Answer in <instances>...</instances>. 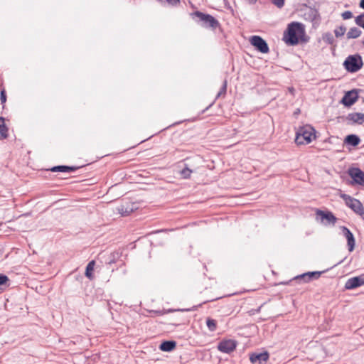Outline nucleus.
<instances>
[{
  "label": "nucleus",
  "mask_w": 364,
  "mask_h": 364,
  "mask_svg": "<svg viewBox=\"0 0 364 364\" xmlns=\"http://www.w3.org/2000/svg\"><path fill=\"white\" fill-rule=\"evenodd\" d=\"M304 33V26L299 22H292L288 25L287 30L284 33V40L291 46L296 45L301 36Z\"/></svg>",
  "instance_id": "nucleus-1"
},
{
  "label": "nucleus",
  "mask_w": 364,
  "mask_h": 364,
  "mask_svg": "<svg viewBox=\"0 0 364 364\" xmlns=\"http://www.w3.org/2000/svg\"><path fill=\"white\" fill-rule=\"evenodd\" d=\"M315 139V130L310 125L301 127L296 132L295 141L297 144H308Z\"/></svg>",
  "instance_id": "nucleus-2"
},
{
  "label": "nucleus",
  "mask_w": 364,
  "mask_h": 364,
  "mask_svg": "<svg viewBox=\"0 0 364 364\" xmlns=\"http://www.w3.org/2000/svg\"><path fill=\"white\" fill-rule=\"evenodd\" d=\"M363 65L362 57L358 54L348 56L343 63L344 68L350 73L358 71Z\"/></svg>",
  "instance_id": "nucleus-3"
},
{
  "label": "nucleus",
  "mask_w": 364,
  "mask_h": 364,
  "mask_svg": "<svg viewBox=\"0 0 364 364\" xmlns=\"http://www.w3.org/2000/svg\"><path fill=\"white\" fill-rule=\"evenodd\" d=\"M341 197L344 200L346 205L359 215L364 214V208L362 203L357 199L346 194H341Z\"/></svg>",
  "instance_id": "nucleus-4"
},
{
  "label": "nucleus",
  "mask_w": 364,
  "mask_h": 364,
  "mask_svg": "<svg viewBox=\"0 0 364 364\" xmlns=\"http://www.w3.org/2000/svg\"><path fill=\"white\" fill-rule=\"evenodd\" d=\"M193 14L199 18L205 27L215 28L219 24L218 21L209 14H205L200 11H196Z\"/></svg>",
  "instance_id": "nucleus-5"
},
{
  "label": "nucleus",
  "mask_w": 364,
  "mask_h": 364,
  "mask_svg": "<svg viewBox=\"0 0 364 364\" xmlns=\"http://www.w3.org/2000/svg\"><path fill=\"white\" fill-rule=\"evenodd\" d=\"M251 44L259 52L267 53L269 52V47L266 41L259 36H253L250 38Z\"/></svg>",
  "instance_id": "nucleus-6"
},
{
  "label": "nucleus",
  "mask_w": 364,
  "mask_h": 364,
  "mask_svg": "<svg viewBox=\"0 0 364 364\" xmlns=\"http://www.w3.org/2000/svg\"><path fill=\"white\" fill-rule=\"evenodd\" d=\"M348 175L353 179V183L364 185V171L359 168H350L348 169Z\"/></svg>",
  "instance_id": "nucleus-7"
},
{
  "label": "nucleus",
  "mask_w": 364,
  "mask_h": 364,
  "mask_svg": "<svg viewBox=\"0 0 364 364\" xmlns=\"http://www.w3.org/2000/svg\"><path fill=\"white\" fill-rule=\"evenodd\" d=\"M237 346V342L234 340H223L218 346V349L224 353H230L234 351Z\"/></svg>",
  "instance_id": "nucleus-8"
},
{
  "label": "nucleus",
  "mask_w": 364,
  "mask_h": 364,
  "mask_svg": "<svg viewBox=\"0 0 364 364\" xmlns=\"http://www.w3.org/2000/svg\"><path fill=\"white\" fill-rule=\"evenodd\" d=\"M316 215L320 217L321 221L326 225H334L336 222V218L331 212H324L321 210L316 211Z\"/></svg>",
  "instance_id": "nucleus-9"
},
{
  "label": "nucleus",
  "mask_w": 364,
  "mask_h": 364,
  "mask_svg": "<svg viewBox=\"0 0 364 364\" xmlns=\"http://www.w3.org/2000/svg\"><path fill=\"white\" fill-rule=\"evenodd\" d=\"M364 284V274L348 279L345 284L346 289H353Z\"/></svg>",
  "instance_id": "nucleus-10"
},
{
  "label": "nucleus",
  "mask_w": 364,
  "mask_h": 364,
  "mask_svg": "<svg viewBox=\"0 0 364 364\" xmlns=\"http://www.w3.org/2000/svg\"><path fill=\"white\" fill-rule=\"evenodd\" d=\"M321 274V272H309L304 273L301 275H298L294 278V280L297 282H309V281L318 278Z\"/></svg>",
  "instance_id": "nucleus-11"
},
{
  "label": "nucleus",
  "mask_w": 364,
  "mask_h": 364,
  "mask_svg": "<svg viewBox=\"0 0 364 364\" xmlns=\"http://www.w3.org/2000/svg\"><path fill=\"white\" fill-rule=\"evenodd\" d=\"M117 209L122 216H127L137 209V205L135 203H126L119 206Z\"/></svg>",
  "instance_id": "nucleus-12"
},
{
  "label": "nucleus",
  "mask_w": 364,
  "mask_h": 364,
  "mask_svg": "<svg viewBox=\"0 0 364 364\" xmlns=\"http://www.w3.org/2000/svg\"><path fill=\"white\" fill-rule=\"evenodd\" d=\"M358 93L354 91L347 92L341 100V102L347 107L353 105L358 100Z\"/></svg>",
  "instance_id": "nucleus-13"
},
{
  "label": "nucleus",
  "mask_w": 364,
  "mask_h": 364,
  "mask_svg": "<svg viewBox=\"0 0 364 364\" xmlns=\"http://www.w3.org/2000/svg\"><path fill=\"white\" fill-rule=\"evenodd\" d=\"M343 235L346 238L348 250L352 252L355 247V238L350 230L345 226L341 227Z\"/></svg>",
  "instance_id": "nucleus-14"
},
{
  "label": "nucleus",
  "mask_w": 364,
  "mask_h": 364,
  "mask_svg": "<svg viewBox=\"0 0 364 364\" xmlns=\"http://www.w3.org/2000/svg\"><path fill=\"white\" fill-rule=\"evenodd\" d=\"M269 358V354L267 352L259 353H252L250 356V361L254 364H262L267 362Z\"/></svg>",
  "instance_id": "nucleus-15"
},
{
  "label": "nucleus",
  "mask_w": 364,
  "mask_h": 364,
  "mask_svg": "<svg viewBox=\"0 0 364 364\" xmlns=\"http://www.w3.org/2000/svg\"><path fill=\"white\" fill-rule=\"evenodd\" d=\"M347 119L353 124H362L364 123V113L353 112L347 116Z\"/></svg>",
  "instance_id": "nucleus-16"
},
{
  "label": "nucleus",
  "mask_w": 364,
  "mask_h": 364,
  "mask_svg": "<svg viewBox=\"0 0 364 364\" xmlns=\"http://www.w3.org/2000/svg\"><path fill=\"white\" fill-rule=\"evenodd\" d=\"M176 347V342L173 341H164L160 345V349L162 351L170 352Z\"/></svg>",
  "instance_id": "nucleus-17"
},
{
  "label": "nucleus",
  "mask_w": 364,
  "mask_h": 364,
  "mask_svg": "<svg viewBox=\"0 0 364 364\" xmlns=\"http://www.w3.org/2000/svg\"><path fill=\"white\" fill-rule=\"evenodd\" d=\"M360 141V138L355 134L348 135L345 139V142L348 144L352 145L353 146L359 144Z\"/></svg>",
  "instance_id": "nucleus-18"
},
{
  "label": "nucleus",
  "mask_w": 364,
  "mask_h": 364,
  "mask_svg": "<svg viewBox=\"0 0 364 364\" xmlns=\"http://www.w3.org/2000/svg\"><path fill=\"white\" fill-rule=\"evenodd\" d=\"M76 170V168L74 166H53L50 171L53 172H71Z\"/></svg>",
  "instance_id": "nucleus-19"
},
{
  "label": "nucleus",
  "mask_w": 364,
  "mask_h": 364,
  "mask_svg": "<svg viewBox=\"0 0 364 364\" xmlns=\"http://www.w3.org/2000/svg\"><path fill=\"white\" fill-rule=\"evenodd\" d=\"M8 136V128L5 125L4 119L0 117V139H6Z\"/></svg>",
  "instance_id": "nucleus-20"
},
{
  "label": "nucleus",
  "mask_w": 364,
  "mask_h": 364,
  "mask_svg": "<svg viewBox=\"0 0 364 364\" xmlns=\"http://www.w3.org/2000/svg\"><path fill=\"white\" fill-rule=\"evenodd\" d=\"M361 34V31L356 27L350 28L347 33L348 38H356L359 37Z\"/></svg>",
  "instance_id": "nucleus-21"
},
{
  "label": "nucleus",
  "mask_w": 364,
  "mask_h": 364,
  "mask_svg": "<svg viewBox=\"0 0 364 364\" xmlns=\"http://www.w3.org/2000/svg\"><path fill=\"white\" fill-rule=\"evenodd\" d=\"M95 264V262L92 260L87 264L86 267L85 276L90 279H92V271L94 269Z\"/></svg>",
  "instance_id": "nucleus-22"
},
{
  "label": "nucleus",
  "mask_w": 364,
  "mask_h": 364,
  "mask_svg": "<svg viewBox=\"0 0 364 364\" xmlns=\"http://www.w3.org/2000/svg\"><path fill=\"white\" fill-rule=\"evenodd\" d=\"M193 172H194V170L190 169L189 167L186 165V167L181 171L180 173L182 178H189Z\"/></svg>",
  "instance_id": "nucleus-23"
},
{
  "label": "nucleus",
  "mask_w": 364,
  "mask_h": 364,
  "mask_svg": "<svg viewBox=\"0 0 364 364\" xmlns=\"http://www.w3.org/2000/svg\"><path fill=\"white\" fill-rule=\"evenodd\" d=\"M206 325L210 331H214L216 329V321L210 318H208L206 321Z\"/></svg>",
  "instance_id": "nucleus-24"
},
{
  "label": "nucleus",
  "mask_w": 364,
  "mask_h": 364,
  "mask_svg": "<svg viewBox=\"0 0 364 364\" xmlns=\"http://www.w3.org/2000/svg\"><path fill=\"white\" fill-rule=\"evenodd\" d=\"M346 28L345 26H340L337 28L335 29L334 31V33H335V36L338 38V37H341L343 36L345 33H346Z\"/></svg>",
  "instance_id": "nucleus-25"
},
{
  "label": "nucleus",
  "mask_w": 364,
  "mask_h": 364,
  "mask_svg": "<svg viewBox=\"0 0 364 364\" xmlns=\"http://www.w3.org/2000/svg\"><path fill=\"white\" fill-rule=\"evenodd\" d=\"M355 23L364 28V14L358 16L355 19Z\"/></svg>",
  "instance_id": "nucleus-26"
},
{
  "label": "nucleus",
  "mask_w": 364,
  "mask_h": 364,
  "mask_svg": "<svg viewBox=\"0 0 364 364\" xmlns=\"http://www.w3.org/2000/svg\"><path fill=\"white\" fill-rule=\"evenodd\" d=\"M323 39L328 44H332L333 42V37L330 33H325L323 37Z\"/></svg>",
  "instance_id": "nucleus-27"
},
{
  "label": "nucleus",
  "mask_w": 364,
  "mask_h": 364,
  "mask_svg": "<svg viewBox=\"0 0 364 364\" xmlns=\"http://www.w3.org/2000/svg\"><path fill=\"white\" fill-rule=\"evenodd\" d=\"M227 90V81L224 80L222 87L220 88V90L218 93L216 97H219L222 95H225Z\"/></svg>",
  "instance_id": "nucleus-28"
},
{
  "label": "nucleus",
  "mask_w": 364,
  "mask_h": 364,
  "mask_svg": "<svg viewBox=\"0 0 364 364\" xmlns=\"http://www.w3.org/2000/svg\"><path fill=\"white\" fill-rule=\"evenodd\" d=\"M272 2L279 9H282L284 5V0H272Z\"/></svg>",
  "instance_id": "nucleus-29"
},
{
  "label": "nucleus",
  "mask_w": 364,
  "mask_h": 364,
  "mask_svg": "<svg viewBox=\"0 0 364 364\" xmlns=\"http://www.w3.org/2000/svg\"><path fill=\"white\" fill-rule=\"evenodd\" d=\"M341 16L343 20H348L353 17V14L350 11H346L341 14Z\"/></svg>",
  "instance_id": "nucleus-30"
},
{
  "label": "nucleus",
  "mask_w": 364,
  "mask_h": 364,
  "mask_svg": "<svg viewBox=\"0 0 364 364\" xmlns=\"http://www.w3.org/2000/svg\"><path fill=\"white\" fill-rule=\"evenodd\" d=\"M9 281V278L6 275L0 274V286L5 284Z\"/></svg>",
  "instance_id": "nucleus-31"
},
{
  "label": "nucleus",
  "mask_w": 364,
  "mask_h": 364,
  "mask_svg": "<svg viewBox=\"0 0 364 364\" xmlns=\"http://www.w3.org/2000/svg\"><path fill=\"white\" fill-rule=\"evenodd\" d=\"M0 100H1V104H4L6 102V92L4 90H2L1 92V97H0Z\"/></svg>",
  "instance_id": "nucleus-32"
},
{
  "label": "nucleus",
  "mask_w": 364,
  "mask_h": 364,
  "mask_svg": "<svg viewBox=\"0 0 364 364\" xmlns=\"http://www.w3.org/2000/svg\"><path fill=\"white\" fill-rule=\"evenodd\" d=\"M170 4L175 6L180 2V0H166Z\"/></svg>",
  "instance_id": "nucleus-33"
},
{
  "label": "nucleus",
  "mask_w": 364,
  "mask_h": 364,
  "mask_svg": "<svg viewBox=\"0 0 364 364\" xmlns=\"http://www.w3.org/2000/svg\"><path fill=\"white\" fill-rule=\"evenodd\" d=\"M360 6L364 9V0H361L360 2Z\"/></svg>",
  "instance_id": "nucleus-34"
},
{
  "label": "nucleus",
  "mask_w": 364,
  "mask_h": 364,
  "mask_svg": "<svg viewBox=\"0 0 364 364\" xmlns=\"http://www.w3.org/2000/svg\"><path fill=\"white\" fill-rule=\"evenodd\" d=\"M250 4H255L257 0H247Z\"/></svg>",
  "instance_id": "nucleus-35"
},
{
  "label": "nucleus",
  "mask_w": 364,
  "mask_h": 364,
  "mask_svg": "<svg viewBox=\"0 0 364 364\" xmlns=\"http://www.w3.org/2000/svg\"><path fill=\"white\" fill-rule=\"evenodd\" d=\"M181 311H190V309H181Z\"/></svg>",
  "instance_id": "nucleus-36"
},
{
  "label": "nucleus",
  "mask_w": 364,
  "mask_h": 364,
  "mask_svg": "<svg viewBox=\"0 0 364 364\" xmlns=\"http://www.w3.org/2000/svg\"><path fill=\"white\" fill-rule=\"evenodd\" d=\"M363 46H364V41H363Z\"/></svg>",
  "instance_id": "nucleus-37"
}]
</instances>
